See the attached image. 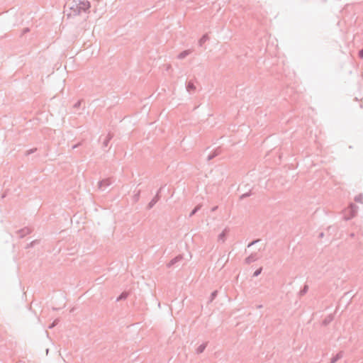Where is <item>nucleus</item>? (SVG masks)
<instances>
[{"mask_svg":"<svg viewBox=\"0 0 363 363\" xmlns=\"http://www.w3.org/2000/svg\"><path fill=\"white\" fill-rule=\"evenodd\" d=\"M28 31H29V28H25V29L23 30V33H27V32H28Z\"/></svg>","mask_w":363,"mask_h":363,"instance_id":"nucleus-34","label":"nucleus"},{"mask_svg":"<svg viewBox=\"0 0 363 363\" xmlns=\"http://www.w3.org/2000/svg\"><path fill=\"white\" fill-rule=\"evenodd\" d=\"M160 195H159V192H157L156 195L153 197V199L149 202L147 204V208L148 210L151 209L156 203L160 200Z\"/></svg>","mask_w":363,"mask_h":363,"instance_id":"nucleus-5","label":"nucleus"},{"mask_svg":"<svg viewBox=\"0 0 363 363\" xmlns=\"http://www.w3.org/2000/svg\"><path fill=\"white\" fill-rule=\"evenodd\" d=\"M209 40V38L207 34H204L199 40V45L202 47L203 45Z\"/></svg>","mask_w":363,"mask_h":363,"instance_id":"nucleus-14","label":"nucleus"},{"mask_svg":"<svg viewBox=\"0 0 363 363\" xmlns=\"http://www.w3.org/2000/svg\"><path fill=\"white\" fill-rule=\"evenodd\" d=\"M91 7L90 2L87 0H73L70 6V12L67 14L69 17L81 15L82 13L89 12Z\"/></svg>","mask_w":363,"mask_h":363,"instance_id":"nucleus-1","label":"nucleus"},{"mask_svg":"<svg viewBox=\"0 0 363 363\" xmlns=\"http://www.w3.org/2000/svg\"><path fill=\"white\" fill-rule=\"evenodd\" d=\"M251 194H252L251 191H250L249 192L242 194L240 197V199L242 200V199L250 196Z\"/></svg>","mask_w":363,"mask_h":363,"instance_id":"nucleus-21","label":"nucleus"},{"mask_svg":"<svg viewBox=\"0 0 363 363\" xmlns=\"http://www.w3.org/2000/svg\"><path fill=\"white\" fill-rule=\"evenodd\" d=\"M111 184L110 179H104L99 182V189L101 191H104L108 186Z\"/></svg>","mask_w":363,"mask_h":363,"instance_id":"nucleus-3","label":"nucleus"},{"mask_svg":"<svg viewBox=\"0 0 363 363\" xmlns=\"http://www.w3.org/2000/svg\"><path fill=\"white\" fill-rule=\"evenodd\" d=\"M128 297V293L127 292H123L117 298L116 301H122L126 299Z\"/></svg>","mask_w":363,"mask_h":363,"instance_id":"nucleus-19","label":"nucleus"},{"mask_svg":"<svg viewBox=\"0 0 363 363\" xmlns=\"http://www.w3.org/2000/svg\"><path fill=\"white\" fill-rule=\"evenodd\" d=\"M183 259V255H179L172 259L170 260V262L167 264V267L170 268L172 266H174L176 263L181 262Z\"/></svg>","mask_w":363,"mask_h":363,"instance_id":"nucleus-6","label":"nucleus"},{"mask_svg":"<svg viewBox=\"0 0 363 363\" xmlns=\"http://www.w3.org/2000/svg\"><path fill=\"white\" fill-rule=\"evenodd\" d=\"M259 256L257 253H252L248 257H247L245 259V263L247 264H250L255 261H257L259 259Z\"/></svg>","mask_w":363,"mask_h":363,"instance_id":"nucleus-4","label":"nucleus"},{"mask_svg":"<svg viewBox=\"0 0 363 363\" xmlns=\"http://www.w3.org/2000/svg\"><path fill=\"white\" fill-rule=\"evenodd\" d=\"M350 237H351V238H354V233H352L350 234Z\"/></svg>","mask_w":363,"mask_h":363,"instance_id":"nucleus-36","label":"nucleus"},{"mask_svg":"<svg viewBox=\"0 0 363 363\" xmlns=\"http://www.w3.org/2000/svg\"><path fill=\"white\" fill-rule=\"evenodd\" d=\"M140 191H138L137 192V194H135L134 195V200H135V201H138V199H139V198H140Z\"/></svg>","mask_w":363,"mask_h":363,"instance_id":"nucleus-26","label":"nucleus"},{"mask_svg":"<svg viewBox=\"0 0 363 363\" xmlns=\"http://www.w3.org/2000/svg\"><path fill=\"white\" fill-rule=\"evenodd\" d=\"M201 205L199 204L197 205L190 213L189 217L193 216L195 215L200 209H201Z\"/></svg>","mask_w":363,"mask_h":363,"instance_id":"nucleus-17","label":"nucleus"},{"mask_svg":"<svg viewBox=\"0 0 363 363\" xmlns=\"http://www.w3.org/2000/svg\"><path fill=\"white\" fill-rule=\"evenodd\" d=\"M323 236H324V233H320L319 234V235H318V237H319L320 238H323Z\"/></svg>","mask_w":363,"mask_h":363,"instance_id":"nucleus-33","label":"nucleus"},{"mask_svg":"<svg viewBox=\"0 0 363 363\" xmlns=\"http://www.w3.org/2000/svg\"><path fill=\"white\" fill-rule=\"evenodd\" d=\"M362 200H363V197L362 195H357L355 196L354 198V201L356 202H359V203H362Z\"/></svg>","mask_w":363,"mask_h":363,"instance_id":"nucleus-22","label":"nucleus"},{"mask_svg":"<svg viewBox=\"0 0 363 363\" xmlns=\"http://www.w3.org/2000/svg\"><path fill=\"white\" fill-rule=\"evenodd\" d=\"M334 316L333 314L328 315L325 319L323 320V325H328L330 323L333 321Z\"/></svg>","mask_w":363,"mask_h":363,"instance_id":"nucleus-11","label":"nucleus"},{"mask_svg":"<svg viewBox=\"0 0 363 363\" xmlns=\"http://www.w3.org/2000/svg\"><path fill=\"white\" fill-rule=\"evenodd\" d=\"M262 271V267L257 269V270L255 271V272L253 274V277H255L259 276L261 274Z\"/></svg>","mask_w":363,"mask_h":363,"instance_id":"nucleus-23","label":"nucleus"},{"mask_svg":"<svg viewBox=\"0 0 363 363\" xmlns=\"http://www.w3.org/2000/svg\"><path fill=\"white\" fill-rule=\"evenodd\" d=\"M260 241V239H257V240H255L253 241H252L251 242H250L248 245H247V247H250L251 246L254 245L255 244L259 242Z\"/></svg>","mask_w":363,"mask_h":363,"instance_id":"nucleus-24","label":"nucleus"},{"mask_svg":"<svg viewBox=\"0 0 363 363\" xmlns=\"http://www.w3.org/2000/svg\"><path fill=\"white\" fill-rule=\"evenodd\" d=\"M186 91L191 93L196 90V86L192 81H189L186 86Z\"/></svg>","mask_w":363,"mask_h":363,"instance_id":"nucleus-8","label":"nucleus"},{"mask_svg":"<svg viewBox=\"0 0 363 363\" xmlns=\"http://www.w3.org/2000/svg\"><path fill=\"white\" fill-rule=\"evenodd\" d=\"M113 138V135L111 133H108L107 135V136L106 137V139L104 140V141L103 142V148H105L108 146L110 140L112 139Z\"/></svg>","mask_w":363,"mask_h":363,"instance_id":"nucleus-12","label":"nucleus"},{"mask_svg":"<svg viewBox=\"0 0 363 363\" xmlns=\"http://www.w3.org/2000/svg\"><path fill=\"white\" fill-rule=\"evenodd\" d=\"M359 57L362 59L363 58V48L361 49L359 51Z\"/></svg>","mask_w":363,"mask_h":363,"instance_id":"nucleus-28","label":"nucleus"},{"mask_svg":"<svg viewBox=\"0 0 363 363\" xmlns=\"http://www.w3.org/2000/svg\"><path fill=\"white\" fill-rule=\"evenodd\" d=\"M344 352L342 351H340L335 356H334L330 363H335L337 360L340 359L343 357Z\"/></svg>","mask_w":363,"mask_h":363,"instance_id":"nucleus-10","label":"nucleus"},{"mask_svg":"<svg viewBox=\"0 0 363 363\" xmlns=\"http://www.w3.org/2000/svg\"><path fill=\"white\" fill-rule=\"evenodd\" d=\"M220 150L218 148H217L216 150H214V152L213 153H211L208 157H207V160L208 161H210L211 160H213L214 157H216V156H218L219 154H220Z\"/></svg>","mask_w":363,"mask_h":363,"instance_id":"nucleus-13","label":"nucleus"},{"mask_svg":"<svg viewBox=\"0 0 363 363\" xmlns=\"http://www.w3.org/2000/svg\"><path fill=\"white\" fill-rule=\"evenodd\" d=\"M81 144H82L81 143H77V144H76V145H73L72 148L74 150V149H75V148L78 147L79 146H80V145H81Z\"/></svg>","mask_w":363,"mask_h":363,"instance_id":"nucleus-30","label":"nucleus"},{"mask_svg":"<svg viewBox=\"0 0 363 363\" xmlns=\"http://www.w3.org/2000/svg\"><path fill=\"white\" fill-rule=\"evenodd\" d=\"M257 308H262V305H259V306H257Z\"/></svg>","mask_w":363,"mask_h":363,"instance_id":"nucleus-37","label":"nucleus"},{"mask_svg":"<svg viewBox=\"0 0 363 363\" xmlns=\"http://www.w3.org/2000/svg\"><path fill=\"white\" fill-rule=\"evenodd\" d=\"M228 232V229L225 228L220 234L218 235V240H221L222 242L225 241V236Z\"/></svg>","mask_w":363,"mask_h":363,"instance_id":"nucleus-16","label":"nucleus"},{"mask_svg":"<svg viewBox=\"0 0 363 363\" xmlns=\"http://www.w3.org/2000/svg\"><path fill=\"white\" fill-rule=\"evenodd\" d=\"M59 320L58 319H56L53 321V323L49 326V328L50 329H52L58 323Z\"/></svg>","mask_w":363,"mask_h":363,"instance_id":"nucleus-25","label":"nucleus"},{"mask_svg":"<svg viewBox=\"0 0 363 363\" xmlns=\"http://www.w3.org/2000/svg\"><path fill=\"white\" fill-rule=\"evenodd\" d=\"M217 209H218V206H214V207H213V208H211V211H212V212H214V211H216Z\"/></svg>","mask_w":363,"mask_h":363,"instance_id":"nucleus-32","label":"nucleus"},{"mask_svg":"<svg viewBox=\"0 0 363 363\" xmlns=\"http://www.w3.org/2000/svg\"><path fill=\"white\" fill-rule=\"evenodd\" d=\"M80 105H81V101H77V102L74 105V106L75 108H78V107H79V106H80Z\"/></svg>","mask_w":363,"mask_h":363,"instance_id":"nucleus-29","label":"nucleus"},{"mask_svg":"<svg viewBox=\"0 0 363 363\" xmlns=\"http://www.w3.org/2000/svg\"><path fill=\"white\" fill-rule=\"evenodd\" d=\"M35 242H36L35 240V241L31 242H30V243L27 246V248H29V247H33V245L35 243Z\"/></svg>","mask_w":363,"mask_h":363,"instance_id":"nucleus-31","label":"nucleus"},{"mask_svg":"<svg viewBox=\"0 0 363 363\" xmlns=\"http://www.w3.org/2000/svg\"><path fill=\"white\" fill-rule=\"evenodd\" d=\"M164 188V186H161L159 190L157 191V192H159V194L161 193V191L162 190V189Z\"/></svg>","mask_w":363,"mask_h":363,"instance_id":"nucleus-35","label":"nucleus"},{"mask_svg":"<svg viewBox=\"0 0 363 363\" xmlns=\"http://www.w3.org/2000/svg\"><path fill=\"white\" fill-rule=\"evenodd\" d=\"M36 150H37L36 148H33V149H30V150H28L27 155H28L33 153L35 151H36Z\"/></svg>","mask_w":363,"mask_h":363,"instance_id":"nucleus-27","label":"nucleus"},{"mask_svg":"<svg viewBox=\"0 0 363 363\" xmlns=\"http://www.w3.org/2000/svg\"><path fill=\"white\" fill-rule=\"evenodd\" d=\"M217 295H218V291L217 290L213 291L211 294L209 302H212L216 298Z\"/></svg>","mask_w":363,"mask_h":363,"instance_id":"nucleus-20","label":"nucleus"},{"mask_svg":"<svg viewBox=\"0 0 363 363\" xmlns=\"http://www.w3.org/2000/svg\"><path fill=\"white\" fill-rule=\"evenodd\" d=\"M357 209L358 207L356 204L350 203L348 209L345 211L344 219L348 220L354 217L357 213Z\"/></svg>","mask_w":363,"mask_h":363,"instance_id":"nucleus-2","label":"nucleus"},{"mask_svg":"<svg viewBox=\"0 0 363 363\" xmlns=\"http://www.w3.org/2000/svg\"><path fill=\"white\" fill-rule=\"evenodd\" d=\"M207 344H208V342H205V343H203V344L200 345L197 347V349H196V353H197V354H201V353H202V352L205 350V349H206V346H207Z\"/></svg>","mask_w":363,"mask_h":363,"instance_id":"nucleus-15","label":"nucleus"},{"mask_svg":"<svg viewBox=\"0 0 363 363\" xmlns=\"http://www.w3.org/2000/svg\"><path fill=\"white\" fill-rule=\"evenodd\" d=\"M308 290V286L307 284H305L302 289L299 291V296H303L305 295Z\"/></svg>","mask_w":363,"mask_h":363,"instance_id":"nucleus-18","label":"nucleus"},{"mask_svg":"<svg viewBox=\"0 0 363 363\" xmlns=\"http://www.w3.org/2000/svg\"><path fill=\"white\" fill-rule=\"evenodd\" d=\"M190 53H191V50H186L180 52L177 55V58L179 60L184 59L186 56H188Z\"/></svg>","mask_w":363,"mask_h":363,"instance_id":"nucleus-9","label":"nucleus"},{"mask_svg":"<svg viewBox=\"0 0 363 363\" xmlns=\"http://www.w3.org/2000/svg\"><path fill=\"white\" fill-rule=\"evenodd\" d=\"M31 233V230L30 228H22L21 230H19L17 233L19 235V237L20 238H23L25 237L26 235H28Z\"/></svg>","mask_w":363,"mask_h":363,"instance_id":"nucleus-7","label":"nucleus"}]
</instances>
